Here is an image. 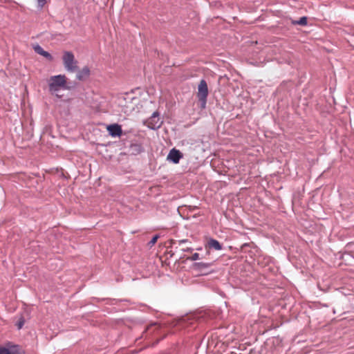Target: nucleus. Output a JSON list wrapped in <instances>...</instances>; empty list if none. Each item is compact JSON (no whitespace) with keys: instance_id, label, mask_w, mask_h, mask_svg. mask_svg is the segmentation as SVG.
<instances>
[{"instance_id":"1","label":"nucleus","mask_w":354,"mask_h":354,"mask_svg":"<svg viewBox=\"0 0 354 354\" xmlns=\"http://www.w3.org/2000/svg\"><path fill=\"white\" fill-rule=\"evenodd\" d=\"M47 82L49 92L58 97H61V95L58 94V91L61 89H69V87L67 86V77L65 75L51 76Z\"/></svg>"},{"instance_id":"2","label":"nucleus","mask_w":354,"mask_h":354,"mask_svg":"<svg viewBox=\"0 0 354 354\" xmlns=\"http://www.w3.org/2000/svg\"><path fill=\"white\" fill-rule=\"evenodd\" d=\"M63 64L68 72H75L77 70V61L72 52L65 51L62 56Z\"/></svg>"},{"instance_id":"3","label":"nucleus","mask_w":354,"mask_h":354,"mask_svg":"<svg viewBox=\"0 0 354 354\" xmlns=\"http://www.w3.org/2000/svg\"><path fill=\"white\" fill-rule=\"evenodd\" d=\"M207 95L208 87L207 82L204 80H201L198 84L197 92V97L198 98L199 102L201 103L202 109H204L205 107Z\"/></svg>"},{"instance_id":"4","label":"nucleus","mask_w":354,"mask_h":354,"mask_svg":"<svg viewBox=\"0 0 354 354\" xmlns=\"http://www.w3.org/2000/svg\"><path fill=\"white\" fill-rule=\"evenodd\" d=\"M183 157L182 153L179 150H177L176 149H172L170 150L168 156H167V160L171 161L172 162L177 164L179 162L180 159Z\"/></svg>"},{"instance_id":"5","label":"nucleus","mask_w":354,"mask_h":354,"mask_svg":"<svg viewBox=\"0 0 354 354\" xmlns=\"http://www.w3.org/2000/svg\"><path fill=\"white\" fill-rule=\"evenodd\" d=\"M159 122L158 115L156 112L153 113L151 118L147 120V125L149 128L155 129L159 128L160 126Z\"/></svg>"},{"instance_id":"6","label":"nucleus","mask_w":354,"mask_h":354,"mask_svg":"<svg viewBox=\"0 0 354 354\" xmlns=\"http://www.w3.org/2000/svg\"><path fill=\"white\" fill-rule=\"evenodd\" d=\"M107 130L109 134L113 137L120 136L122 133L121 127L117 124L108 126Z\"/></svg>"},{"instance_id":"7","label":"nucleus","mask_w":354,"mask_h":354,"mask_svg":"<svg viewBox=\"0 0 354 354\" xmlns=\"http://www.w3.org/2000/svg\"><path fill=\"white\" fill-rule=\"evenodd\" d=\"M0 354H21L17 346H12L9 348L0 346Z\"/></svg>"},{"instance_id":"8","label":"nucleus","mask_w":354,"mask_h":354,"mask_svg":"<svg viewBox=\"0 0 354 354\" xmlns=\"http://www.w3.org/2000/svg\"><path fill=\"white\" fill-rule=\"evenodd\" d=\"M90 75V69L87 66H84L77 73V78L79 80H84Z\"/></svg>"},{"instance_id":"9","label":"nucleus","mask_w":354,"mask_h":354,"mask_svg":"<svg viewBox=\"0 0 354 354\" xmlns=\"http://www.w3.org/2000/svg\"><path fill=\"white\" fill-rule=\"evenodd\" d=\"M34 49H35L36 53H37L38 54L44 56V57H46L48 60H50V61L53 60L52 55L49 53H48L47 51L44 50L40 46H39V45L36 46Z\"/></svg>"},{"instance_id":"10","label":"nucleus","mask_w":354,"mask_h":354,"mask_svg":"<svg viewBox=\"0 0 354 354\" xmlns=\"http://www.w3.org/2000/svg\"><path fill=\"white\" fill-rule=\"evenodd\" d=\"M207 246L216 250H221L222 249L221 244L217 240L213 239H210L208 241Z\"/></svg>"},{"instance_id":"11","label":"nucleus","mask_w":354,"mask_h":354,"mask_svg":"<svg viewBox=\"0 0 354 354\" xmlns=\"http://www.w3.org/2000/svg\"><path fill=\"white\" fill-rule=\"evenodd\" d=\"M210 266H211V263L200 262V263H196L194 265V268L198 270L202 271L203 269L210 267Z\"/></svg>"},{"instance_id":"12","label":"nucleus","mask_w":354,"mask_h":354,"mask_svg":"<svg viewBox=\"0 0 354 354\" xmlns=\"http://www.w3.org/2000/svg\"><path fill=\"white\" fill-rule=\"evenodd\" d=\"M292 24L301 26H306L307 24V17H302L299 19V20L292 21Z\"/></svg>"},{"instance_id":"13","label":"nucleus","mask_w":354,"mask_h":354,"mask_svg":"<svg viewBox=\"0 0 354 354\" xmlns=\"http://www.w3.org/2000/svg\"><path fill=\"white\" fill-rule=\"evenodd\" d=\"M159 328H160V326H159L158 324L154 323V324H153L149 325V326L147 328V329H146V330L145 331V333L151 332V330H158V329H159Z\"/></svg>"},{"instance_id":"14","label":"nucleus","mask_w":354,"mask_h":354,"mask_svg":"<svg viewBox=\"0 0 354 354\" xmlns=\"http://www.w3.org/2000/svg\"><path fill=\"white\" fill-rule=\"evenodd\" d=\"M187 259L190 261H196L199 259V254L198 253H194L192 257H188Z\"/></svg>"},{"instance_id":"15","label":"nucleus","mask_w":354,"mask_h":354,"mask_svg":"<svg viewBox=\"0 0 354 354\" xmlns=\"http://www.w3.org/2000/svg\"><path fill=\"white\" fill-rule=\"evenodd\" d=\"M46 3V0H37L38 6L41 8L44 7Z\"/></svg>"},{"instance_id":"16","label":"nucleus","mask_w":354,"mask_h":354,"mask_svg":"<svg viewBox=\"0 0 354 354\" xmlns=\"http://www.w3.org/2000/svg\"><path fill=\"white\" fill-rule=\"evenodd\" d=\"M158 239V235L154 236L152 238V239L150 241L149 243H150L151 245H154V244L156 243V241H157Z\"/></svg>"},{"instance_id":"17","label":"nucleus","mask_w":354,"mask_h":354,"mask_svg":"<svg viewBox=\"0 0 354 354\" xmlns=\"http://www.w3.org/2000/svg\"><path fill=\"white\" fill-rule=\"evenodd\" d=\"M24 324V322L23 320L21 321H19L17 326H18V328L20 329L22 328L23 325Z\"/></svg>"},{"instance_id":"18","label":"nucleus","mask_w":354,"mask_h":354,"mask_svg":"<svg viewBox=\"0 0 354 354\" xmlns=\"http://www.w3.org/2000/svg\"><path fill=\"white\" fill-rule=\"evenodd\" d=\"M182 250L184 251V252H192V248H186L182 249Z\"/></svg>"},{"instance_id":"19","label":"nucleus","mask_w":354,"mask_h":354,"mask_svg":"<svg viewBox=\"0 0 354 354\" xmlns=\"http://www.w3.org/2000/svg\"><path fill=\"white\" fill-rule=\"evenodd\" d=\"M186 242H187V239H183V240H180V241H178V243H179V244H180H180H182V243H186Z\"/></svg>"}]
</instances>
